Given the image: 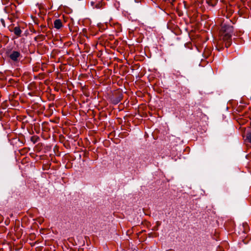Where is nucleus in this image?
Here are the masks:
<instances>
[{
    "instance_id": "f257e3e1",
    "label": "nucleus",
    "mask_w": 251,
    "mask_h": 251,
    "mask_svg": "<svg viewBox=\"0 0 251 251\" xmlns=\"http://www.w3.org/2000/svg\"><path fill=\"white\" fill-rule=\"evenodd\" d=\"M233 33V27L228 25H224L220 31L221 38L226 42L225 46L228 48L231 44V37Z\"/></svg>"
},
{
    "instance_id": "f03ea898",
    "label": "nucleus",
    "mask_w": 251,
    "mask_h": 251,
    "mask_svg": "<svg viewBox=\"0 0 251 251\" xmlns=\"http://www.w3.org/2000/svg\"><path fill=\"white\" fill-rule=\"evenodd\" d=\"M20 52L17 51H13L10 54L9 57L13 61H16L18 60V58L20 57Z\"/></svg>"
},
{
    "instance_id": "7ed1b4c3",
    "label": "nucleus",
    "mask_w": 251,
    "mask_h": 251,
    "mask_svg": "<svg viewBox=\"0 0 251 251\" xmlns=\"http://www.w3.org/2000/svg\"><path fill=\"white\" fill-rule=\"evenodd\" d=\"M54 26L56 29H60L62 26V23L60 19H56L54 21Z\"/></svg>"
},
{
    "instance_id": "20e7f679",
    "label": "nucleus",
    "mask_w": 251,
    "mask_h": 251,
    "mask_svg": "<svg viewBox=\"0 0 251 251\" xmlns=\"http://www.w3.org/2000/svg\"><path fill=\"white\" fill-rule=\"evenodd\" d=\"M14 32L16 35L20 36L22 31L19 27H15L14 29Z\"/></svg>"
},
{
    "instance_id": "39448f33",
    "label": "nucleus",
    "mask_w": 251,
    "mask_h": 251,
    "mask_svg": "<svg viewBox=\"0 0 251 251\" xmlns=\"http://www.w3.org/2000/svg\"><path fill=\"white\" fill-rule=\"evenodd\" d=\"M247 138L249 140V142L251 144V133L247 134Z\"/></svg>"
},
{
    "instance_id": "423d86ee",
    "label": "nucleus",
    "mask_w": 251,
    "mask_h": 251,
    "mask_svg": "<svg viewBox=\"0 0 251 251\" xmlns=\"http://www.w3.org/2000/svg\"><path fill=\"white\" fill-rule=\"evenodd\" d=\"M0 22H1V23L2 25H3V26H5V23H4V20H3V19H0Z\"/></svg>"
}]
</instances>
